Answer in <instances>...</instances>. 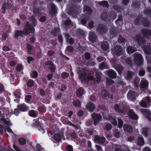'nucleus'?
<instances>
[{"instance_id": "nucleus-1", "label": "nucleus", "mask_w": 151, "mask_h": 151, "mask_svg": "<svg viewBox=\"0 0 151 151\" xmlns=\"http://www.w3.org/2000/svg\"><path fill=\"white\" fill-rule=\"evenodd\" d=\"M35 31V29L32 27L29 23L28 22H26L25 28L23 31L17 30L15 32L14 37L18 39L19 37H22L24 35H27L30 33H33Z\"/></svg>"}, {"instance_id": "nucleus-2", "label": "nucleus", "mask_w": 151, "mask_h": 151, "mask_svg": "<svg viewBox=\"0 0 151 151\" xmlns=\"http://www.w3.org/2000/svg\"><path fill=\"white\" fill-rule=\"evenodd\" d=\"M87 70L86 69L84 68L82 71H79L78 72L79 76V79L81 81H84L87 79L88 80L94 81L96 79L93 77L91 75H89L88 77H86V72Z\"/></svg>"}, {"instance_id": "nucleus-3", "label": "nucleus", "mask_w": 151, "mask_h": 151, "mask_svg": "<svg viewBox=\"0 0 151 151\" xmlns=\"http://www.w3.org/2000/svg\"><path fill=\"white\" fill-rule=\"evenodd\" d=\"M134 63L138 66L142 65L144 60L142 55L139 54H134Z\"/></svg>"}, {"instance_id": "nucleus-4", "label": "nucleus", "mask_w": 151, "mask_h": 151, "mask_svg": "<svg viewBox=\"0 0 151 151\" xmlns=\"http://www.w3.org/2000/svg\"><path fill=\"white\" fill-rule=\"evenodd\" d=\"M123 52V50L122 47L119 45L116 46L114 47L112 49V53L116 55H121Z\"/></svg>"}, {"instance_id": "nucleus-5", "label": "nucleus", "mask_w": 151, "mask_h": 151, "mask_svg": "<svg viewBox=\"0 0 151 151\" xmlns=\"http://www.w3.org/2000/svg\"><path fill=\"white\" fill-rule=\"evenodd\" d=\"M91 116L93 120V124L95 125H97L99 121L101 119V116L100 115L95 113H93L92 114Z\"/></svg>"}, {"instance_id": "nucleus-6", "label": "nucleus", "mask_w": 151, "mask_h": 151, "mask_svg": "<svg viewBox=\"0 0 151 151\" xmlns=\"http://www.w3.org/2000/svg\"><path fill=\"white\" fill-rule=\"evenodd\" d=\"M140 111L143 115L146 116L150 121H151L150 117L151 113L149 110L145 109H141Z\"/></svg>"}, {"instance_id": "nucleus-7", "label": "nucleus", "mask_w": 151, "mask_h": 151, "mask_svg": "<svg viewBox=\"0 0 151 151\" xmlns=\"http://www.w3.org/2000/svg\"><path fill=\"white\" fill-rule=\"evenodd\" d=\"M125 105H123L122 103H119L118 104H116L115 105L114 108L116 111L118 112H122V111L124 110L123 109L125 108Z\"/></svg>"}, {"instance_id": "nucleus-8", "label": "nucleus", "mask_w": 151, "mask_h": 151, "mask_svg": "<svg viewBox=\"0 0 151 151\" xmlns=\"http://www.w3.org/2000/svg\"><path fill=\"white\" fill-rule=\"evenodd\" d=\"M128 98L131 100H133L135 99V98L138 96V94L136 93L134 91H130L127 95Z\"/></svg>"}, {"instance_id": "nucleus-9", "label": "nucleus", "mask_w": 151, "mask_h": 151, "mask_svg": "<svg viewBox=\"0 0 151 151\" xmlns=\"http://www.w3.org/2000/svg\"><path fill=\"white\" fill-rule=\"evenodd\" d=\"M148 82L147 80H142L141 81L140 88L142 90H147L148 87Z\"/></svg>"}, {"instance_id": "nucleus-10", "label": "nucleus", "mask_w": 151, "mask_h": 151, "mask_svg": "<svg viewBox=\"0 0 151 151\" xmlns=\"http://www.w3.org/2000/svg\"><path fill=\"white\" fill-rule=\"evenodd\" d=\"M94 141L96 143L102 145L104 142L105 138L104 137H101L98 136H95Z\"/></svg>"}, {"instance_id": "nucleus-11", "label": "nucleus", "mask_w": 151, "mask_h": 151, "mask_svg": "<svg viewBox=\"0 0 151 151\" xmlns=\"http://www.w3.org/2000/svg\"><path fill=\"white\" fill-rule=\"evenodd\" d=\"M89 39L90 41L92 43H94L96 41L97 37L95 33L92 32H89Z\"/></svg>"}, {"instance_id": "nucleus-12", "label": "nucleus", "mask_w": 151, "mask_h": 151, "mask_svg": "<svg viewBox=\"0 0 151 151\" xmlns=\"http://www.w3.org/2000/svg\"><path fill=\"white\" fill-rule=\"evenodd\" d=\"M97 30L101 34H103L107 31L106 27L102 24L99 25Z\"/></svg>"}, {"instance_id": "nucleus-13", "label": "nucleus", "mask_w": 151, "mask_h": 151, "mask_svg": "<svg viewBox=\"0 0 151 151\" xmlns=\"http://www.w3.org/2000/svg\"><path fill=\"white\" fill-rule=\"evenodd\" d=\"M133 39L135 41L137 42L139 45H141L142 43L144 42L143 38L140 35H138L134 37Z\"/></svg>"}, {"instance_id": "nucleus-14", "label": "nucleus", "mask_w": 151, "mask_h": 151, "mask_svg": "<svg viewBox=\"0 0 151 151\" xmlns=\"http://www.w3.org/2000/svg\"><path fill=\"white\" fill-rule=\"evenodd\" d=\"M114 147V151H129L128 147L123 149L122 148V146L119 145H115Z\"/></svg>"}, {"instance_id": "nucleus-15", "label": "nucleus", "mask_w": 151, "mask_h": 151, "mask_svg": "<svg viewBox=\"0 0 151 151\" xmlns=\"http://www.w3.org/2000/svg\"><path fill=\"white\" fill-rule=\"evenodd\" d=\"M123 127L124 130L129 132L131 133L133 131V128L130 126L124 124V125Z\"/></svg>"}, {"instance_id": "nucleus-16", "label": "nucleus", "mask_w": 151, "mask_h": 151, "mask_svg": "<svg viewBox=\"0 0 151 151\" xmlns=\"http://www.w3.org/2000/svg\"><path fill=\"white\" fill-rule=\"evenodd\" d=\"M85 93V91L82 88H79L77 91V95L79 97H81Z\"/></svg>"}, {"instance_id": "nucleus-17", "label": "nucleus", "mask_w": 151, "mask_h": 151, "mask_svg": "<svg viewBox=\"0 0 151 151\" xmlns=\"http://www.w3.org/2000/svg\"><path fill=\"white\" fill-rule=\"evenodd\" d=\"M129 117L132 119L137 120V115L135 114L132 109L130 110L129 111Z\"/></svg>"}, {"instance_id": "nucleus-18", "label": "nucleus", "mask_w": 151, "mask_h": 151, "mask_svg": "<svg viewBox=\"0 0 151 151\" xmlns=\"http://www.w3.org/2000/svg\"><path fill=\"white\" fill-rule=\"evenodd\" d=\"M109 93L106 90H104L101 92V96L104 99H107L109 97Z\"/></svg>"}, {"instance_id": "nucleus-19", "label": "nucleus", "mask_w": 151, "mask_h": 151, "mask_svg": "<svg viewBox=\"0 0 151 151\" xmlns=\"http://www.w3.org/2000/svg\"><path fill=\"white\" fill-rule=\"evenodd\" d=\"M142 32L146 37H148L149 36H151V30L145 29H143L142 30Z\"/></svg>"}, {"instance_id": "nucleus-20", "label": "nucleus", "mask_w": 151, "mask_h": 151, "mask_svg": "<svg viewBox=\"0 0 151 151\" xmlns=\"http://www.w3.org/2000/svg\"><path fill=\"white\" fill-rule=\"evenodd\" d=\"M107 73L108 76L111 78H114L116 77V73L113 70H111L109 71H107Z\"/></svg>"}, {"instance_id": "nucleus-21", "label": "nucleus", "mask_w": 151, "mask_h": 151, "mask_svg": "<svg viewBox=\"0 0 151 151\" xmlns=\"http://www.w3.org/2000/svg\"><path fill=\"white\" fill-rule=\"evenodd\" d=\"M127 50L129 54H132L136 51V49L134 47L129 46L127 47Z\"/></svg>"}, {"instance_id": "nucleus-22", "label": "nucleus", "mask_w": 151, "mask_h": 151, "mask_svg": "<svg viewBox=\"0 0 151 151\" xmlns=\"http://www.w3.org/2000/svg\"><path fill=\"white\" fill-rule=\"evenodd\" d=\"M19 108L22 111H26L28 110V108L24 104L19 105L18 106Z\"/></svg>"}, {"instance_id": "nucleus-23", "label": "nucleus", "mask_w": 151, "mask_h": 151, "mask_svg": "<svg viewBox=\"0 0 151 151\" xmlns=\"http://www.w3.org/2000/svg\"><path fill=\"white\" fill-rule=\"evenodd\" d=\"M87 107L90 111H93L95 108V105L91 103H89L87 105Z\"/></svg>"}, {"instance_id": "nucleus-24", "label": "nucleus", "mask_w": 151, "mask_h": 151, "mask_svg": "<svg viewBox=\"0 0 151 151\" xmlns=\"http://www.w3.org/2000/svg\"><path fill=\"white\" fill-rule=\"evenodd\" d=\"M101 47L103 50H106L109 48V45L106 42L104 41L101 43Z\"/></svg>"}, {"instance_id": "nucleus-25", "label": "nucleus", "mask_w": 151, "mask_h": 151, "mask_svg": "<svg viewBox=\"0 0 151 151\" xmlns=\"http://www.w3.org/2000/svg\"><path fill=\"white\" fill-rule=\"evenodd\" d=\"M145 144L143 138L142 137H139L138 139L137 144L140 145H143Z\"/></svg>"}, {"instance_id": "nucleus-26", "label": "nucleus", "mask_w": 151, "mask_h": 151, "mask_svg": "<svg viewBox=\"0 0 151 151\" xmlns=\"http://www.w3.org/2000/svg\"><path fill=\"white\" fill-rule=\"evenodd\" d=\"M83 12H86L87 13L90 14L92 12V10L91 8L89 6H85L83 8Z\"/></svg>"}, {"instance_id": "nucleus-27", "label": "nucleus", "mask_w": 151, "mask_h": 151, "mask_svg": "<svg viewBox=\"0 0 151 151\" xmlns=\"http://www.w3.org/2000/svg\"><path fill=\"white\" fill-rule=\"evenodd\" d=\"M52 34L55 36L58 35L60 34V29L57 27L54 29L52 32Z\"/></svg>"}, {"instance_id": "nucleus-28", "label": "nucleus", "mask_w": 151, "mask_h": 151, "mask_svg": "<svg viewBox=\"0 0 151 151\" xmlns=\"http://www.w3.org/2000/svg\"><path fill=\"white\" fill-rule=\"evenodd\" d=\"M115 69L119 74H121L123 70V67L120 65H116L115 67Z\"/></svg>"}, {"instance_id": "nucleus-29", "label": "nucleus", "mask_w": 151, "mask_h": 151, "mask_svg": "<svg viewBox=\"0 0 151 151\" xmlns=\"http://www.w3.org/2000/svg\"><path fill=\"white\" fill-rule=\"evenodd\" d=\"M107 119L110 120L111 122L115 126L117 125V122L114 118L112 117V116H108V118Z\"/></svg>"}, {"instance_id": "nucleus-30", "label": "nucleus", "mask_w": 151, "mask_h": 151, "mask_svg": "<svg viewBox=\"0 0 151 151\" xmlns=\"http://www.w3.org/2000/svg\"><path fill=\"white\" fill-rule=\"evenodd\" d=\"M29 20L30 21V22L34 26H35L36 25L37 23V22L35 17L32 16L30 17L29 18Z\"/></svg>"}, {"instance_id": "nucleus-31", "label": "nucleus", "mask_w": 151, "mask_h": 151, "mask_svg": "<svg viewBox=\"0 0 151 151\" xmlns=\"http://www.w3.org/2000/svg\"><path fill=\"white\" fill-rule=\"evenodd\" d=\"M133 75L132 73L128 71L127 72L126 75H125V78L127 80H130L132 78Z\"/></svg>"}, {"instance_id": "nucleus-32", "label": "nucleus", "mask_w": 151, "mask_h": 151, "mask_svg": "<svg viewBox=\"0 0 151 151\" xmlns=\"http://www.w3.org/2000/svg\"><path fill=\"white\" fill-rule=\"evenodd\" d=\"M149 133V129L146 128H143L142 130V134L144 136L146 137L148 134Z\"/></svg>"}, {"instance_id": "nucleus-33", "label": "nucleus", "mask_w": 151, "mask_h": 151, "mask_svg": "<svg viewBox=\"0 0 151 151\" xmlns=\"http://www.w3.org/2000/svg\"><path fill=\"white\" fill-rule=\"evenodd\" d=\"M56 12V9L55 6L53 4H51V9L50 13L52 14H54Z\"/></svg>"}, {"instance_id": "nucleus-34", "label": "nucleus", "mask_w": 151, "mask_h": 151, "mask_svg": "<svg viewBox=\"0 0 151 151\" xmlns=\"http://www.w3.org/2000/svg\"><path fill=\"white\" fill-rule=\"evenodd\" d=\"M143 50L146 54H151V48L145 47L143 48Z\"/></svg>"}, {"instance_id": "nucleus-35", "label": "nucleus", "mask_w": 151, "mask_h": 151, "mask_svg": "<svg viewBox=\"0 0 151 151\" xmlns=\"http://www.w3.org/2000/svg\"><path fill=\"white\" fill-rule=\"evenodd\" d=\"M98 4L100 5L106 7H108L109 6V4L107 2L105 1H104L101 2H99Z\"/></svg>"}, {"instance_id": "nucleus-36", "label": "nucleus", "mask_w": 151, "mask_h": 151, "mask_svg": "<svg viewBox=\"0 0 151 151\" xmlns=\"http://www.w3.org/2000/svg\"><path fill=\"white\" fill-rule=\"evenodd\" d=\"M142 24L145 26L148 27L150 25V23L147 19H143Z\"/></svg>"}, {"instance_id": "nucleus-37", "label": "nucleus", "mask_w": 151, "mask_h": 151, "mask_svg": "<svg viewBox=\"0 0 151 151\" xmlns=\"http://www.w3.org/2000/svg\"><path fill=\"white\" fill-rule=\"evenodd\" d=\"M101 18L103 20L106 21L108 18L107 14L106 13H104L101 15Z\"/></svg>"}, {"instance_id": "nucleus-38", "label": "nucleus", "mask_w": 151, "mask_h": 151, "mask_svg": "<svg viewBox=\"0 0 151 151\" xmlns=\"http://www.w3.org/2000/svg\"><path fill=\"white\" fill-rule=\"evenodd\" d=\"M96 80L98 82H100L101 81V73L98 72V70L96 71Z\"/></svg>"}, {"instance_id": "nucleus-39", "label": "nucleus", "mask_w": 151, "mask_h": 151, "mask_svg": "<svg viewBox=\"0 0 151 151\" xmlns=\"http://www.w3.org/2000/svg\"><path fill=\"white\" fill-rule=\"evenodd\" d=\"M99 68L100 69L102 70L104 68L107 69L108 68V67L106 64L104 63H102L100 64Z\"/></svg>"}, {"instance_id": "nucleus-40", "label": "nucleus", "mask_w": 151, "mask_h": 151, "mask_svg": "<svg viewBox=\"0 0 151 151\" xmlns=\"http://www.w3.org/2000/svg\"><path fill=\"white\" fill-rule=\"evenodd\" d=\"M53 139L55 141L58 142L61 139V136L59 134H55L54 136Z\"/></svg>"}, {"instance_id": "nucleus-41", "label": "nucleus", "mask_w": 151, "mask_h": 151, "mask_svg": "<svg viewBox=\"0 0 151 151\" xmlns=\"http://www.w3.org/2000/svg\"><path fill=\"white\" fill-rule=\"evenodd\" d=\"M18 142L21 145H24L26 142V140L23 138H20L18 139Z\"/></svg>"}, {"instance_id": "nucleus-42", "label": "nucleus", "mask_w": 151, "mask_h": 151, "mask_svg": "<svg viewBox=\"0 0 151 151\" xmlns=\"http://www.w3.org/2000/svg\"><path fill=\"white\" fill-rule=\"evenodd\" d=\"M114 136L116 137L119 138L121 136V134L117 130H115L114 131Z\"/></svg>"}, {"instance_id": "nucleus-43", "label": "nucleus", "mask_w": 151, "mask_h": 151, "mask_svg": "<svg viewBox=\"0 0 151 151\" xmlns=\"http://www.w3.org/2000/svg\"><path fill=\"white\" fill-rule=\"evenodd\" d=\"M145 99H143L140 102V105L141 106L144 107H146L147 106V104H146L145 101Z\"/></svg>"}, {"instance_id": "nucleus-44", "label": "nucleus", "mask_w": 151, "mask_h": 151, "mask_svg": "<svg viewBox=\"0 0 151 151\" xmlns=\"http://www.w3.org/2000/svg\"><path fill=\"white\" fill-rule=\"evenodd\" d=\"M114 81L111 79L107 78L106 81V83L107 85H111L114 83Z\"/></svg>"}, {"instance_id": "nucleus-45", "label": "nucleus", "mask_w": 151, "mask_h": 151, "mask_svg": "<svg viewBox=\"0 0 151 151\" xmlns=\"http://www.w3.org/2000/svg\"><path fill=\"white\" fill-rule=\"evenodd\" d=\"M23 67L21 64H18L16 68L17 70L18 71H20L23 69Z\"/></svg>"}, {"instance_id": "nucleus-46", "label": "nucleus", "mask_w": 151, "mask_h": 151, "mask_svg": "<svg viewBox=\"0 0 151 151\" xmlns=\"http://www.w3.org/2000/svg\"><path fill=\"white\" fill-rule=\"evenodd\" d=\"M9 5L8 4H5L3 5L2 7V13H4L5 12V9Z\"/></svg>"}, {"instance_id": "nucleus-47", "label": "nucleus", "mask_w": 151, "mask_h": 151, "mask_svg": "<svg viewBox=\"0 0 151 151\" xmlns=\"http://www.w3.org/2000/svg\"><path fill=\"white\" fill-rule=\"evenodd\" d=\"M34 84V81L32 80H29L27 83V85L29 87H31Z\"/></svg>"}, {"instance_id": "nucleus-48", "label": "nucleus", "mask_w": 151, "mask_h": 151, "mask_svg": "<svg viewBox=\"0 0 151 151\" xmlns=\"http://www.w3.org/2000/svg\"><path fill=\"white\" fill-rule=\"evenodd\" d=\"M66 124L68 126H73L75 128V129H77L78 128L77 127L75 124L72 123L71 122H70V121L67 122H66Z\"/></svg>"}, {"instance_id": "nucleus-49", "label": "nucleus", "mask_w": 151, "mask_h": 151, "mask_svg": "<svg viewBox=\"0 0 151 151\" xmlns=\"http://www.w3.org/2000/svg\"><path fill=\"white\" fill-rule=\"evenodd\" d=\"M146 58L147 60V63H151V57L149 55H147L146 56Z\"/></svg>"}, {"instance_id": "nucleus-50", "label": "nucleus", "mask_w": 151, "mask_h": 151, "mask_svg": "<svg viewBox=\"0 0 151 151\" xmlns=\"http://www.w3.org/2000/svg\"><path fill=\"white\" fill-rule=\"evenodd\" d=\"M29 114L30 116L35 117L36 116V113L34 110H31L29 112Z\"/></svg>"}, {"instance_id": "nucleus-51", "label": "nucleus", "mask_w": 151, "mask_h": 151, "mask_svg": "<svg viewBox=\"0 0 151 151\" xmlns=\"http://www.w3.org/2000/svg\"><path fill=\"white\" fill-rule=\"evenodd\" d=\"M31 75L32 77L35 78L37 76L38 73L36 71H34L31 73Z\"/></svg>"}, {"instance_id": "nucleus-52", "label": "nucleus", "mask_w": 151, "mask_h": 151, "mask_svg": "<svg viewBox=\"0 0 151 151\" xmlns=\"http://www.w3.org/2000/svg\"><path fill=\"white\" fill-rule=\"evenodd\" d=\"M118 122L119 127L120 128H121L123 123V122L121 119H118Z\"/></svg>"}, {"instance_id": "nucleus-53", "label": "nucleus", "mask_w": 151, "mask_h": 151, "mask_svg": "<svg viewBox=\"0 0 151 151\" xmlns=\"http://www.w3.org/2000/svg\"><path fill=\"white\" fill-rule=\"evenodd\" d=\"M118 41L120 43H124L126 42V40L125 38H123L121 37H119L118 39Z\"/></svg>"}, {"instance_id": "nucleus-54", "label": "nucleus", "mask_w": 151, "mask_h": 151, "mask_svg": "<svg viewBox=\"0 0 151 151\" xmlns=\"http://www.w3.org/2000/svg\"><path fill=\"white\" fill-rule=\"evenodd\" d=\"M105 128L106 130H109L111 129L112 126L110 124H108L106 125Z\"/></svg>"}, {"instance_id": "nucleus-55", "label": "nucleus", "mask_w": 151, "mask_h": 151, "mask_svg": "<svg viewBox=\"0 0 151 151\" xmlns=\"http://www.w3.org/2000/svg\"><path fill=\"white\" fill-rule=\"evenodd\" d=\"M122 17H119L118 19L115 22H116V24H118L119 23H122Z\"/></svg>"}, {"instance_id": "nucleus-56", "label": "nucleus", "mask_w": 151, "mask_h": 151, "mask_svg": "<svg viewBox=\"0 0 151 151\" xmlns=\"http://www.w3.org/2000/svg\"><path fill=\"white\" fill-rule=\"evenodd\" d=\"M143 99H145V101L146 104H148L151 103V101L150 99H149V97H145Z\"/></svg>"}, {"instance_id": "nucleus-57", "label": "nucleus", "mask_w": 151, "mask_h": 151, "mask_svg": "<svg viewBox=\"0 0 151 151\" xmlns=\"http://www.w3.org/2000/svg\"><path fill=\"white\" fill-rule=\"evenodd\" d=\"M66 50L69 52H72L73 51V48L71 46H69L67 47L66 48Z\"/></svg>"}, {"instance_id": "nucleus-58", "label": "nucleus", "mask_w": 151, "mask_h": 151, "mask_svg": "<svg viewBox=\"0 0 151 151\" xmlns=\"http://www.w3.org/2000/svg\"><path fill=\"white\" fill-rule=\"evenodd\" d=\"M145 74V71L143 69H141L139 71V75L140 76H142L144 75Z\"/></svg>"}, {"instance_id": "nucleus-59", "label": "nucleus", "mask_w": 151, "mask_h": 151, "mask_svg": "<svg viewBox=\"0 0 151 151\" xmlns=\"http://www.w3.org/2000/svg\"><path fill=\"white\" fill-rule=\"evenodd\" d=\"M27 48L28 50V54L30 53L31 50L32 49V47L31 45H27Z\"/></svg>"}, {"instance_id": "nucleus-60", "label": "nucleus", "mask_w": 151, "mask_h": 151, "mask_svg": "<svg viewBox=\"0 0 151 151\" xmlns=\"http://www.w3.org/2000/svg\"><path fill=\"white\" fill-rule=\"evenodd\" d=\"M126 62L130 66L132 65V61L129 58H127L126 60Z\"/></svg>"}, {"instance_id": "nucleus-61", "label": "nucleus", "mask_w": 151, "mask_h": 151, "mask_svg": "<svg viewBox=\"0 0 151 151\" xmlns=\"http://www.w3.org/2000/svg\"><path fill=\"white\" fill-rule=\"evenodd\" d=\"M55 53V52L52 50H50L48 51L47 54L50 56L53 55Z\"/></svg>"}, {"instance_id": "nucleus-62", "label": "nucleus", "mask_w": 151, "mask_h": 151, "mask_svg": "<svg viewBox=\"0 0 151 151\" xmlns=\"http://www.w3.org/2000/svg\"><path fill=\"white\" fill-rule=\"evenodd\" d=\"M36 150H39V151H40L42 149V147H41V145L39 144H37L36 145Z\"/></svg>"}, {"instance_id": "nucleus-63", "label": "nucleus", "mask_w": 151, "mask_h": 151, "mask_svg": "<svg viewBox=\"0 0 151 151\" xmlns=\"http://www.w3.org/2000/svg\"><path fill=\"white\" fill-rule=\"evenodd\" d=\"M73 105L76 106H80V103L78 101H74L73 103Z\"/></svg>"}, {"instance_id": "nucleus-64", "label": "nucleus", "mask_w": 151, "mask_h": 151, "mask_svg": "<svg viewBox=\"0 0 151 151\" xmlns=\"http://www.w3.org/2000/svg\"><path fill=\"white\" fill-rule=\"evenodd\" d=\"M67 150L68 151H73V148L70 145H68L67 147Z\"/></svg>"}]
</instances>
